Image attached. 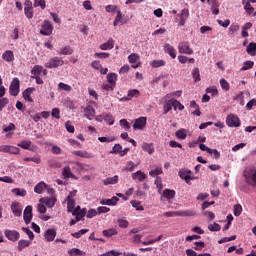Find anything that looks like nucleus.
Returning a JSON list of instances; mask_svg holds the SVG:
<instances>
[{"label":"nucleus","instance_id":"obj_22","mask_svg":"<svg viewBox=\"0 0 256 256\" xmlns=\"http://www.w3.org/2000/svg\"><path fill=\"white\" fill-rule=\"evenodd\" d=\"M2 59L6 61V63H13V61H15V54L11 50H6L2 54Z\"/></svg>","mask_w":256,"mask_h":256},{"label":"nucleus","instance_id":"obj_31","mask_svg":"<svg viewBox=\"0 0 256 256\" xmlns=\"http://www.w3.org/2000/svg\"><path fill=\"white\" fill-rule=\"evenodd\" d=\"M239 29H241V26H239V24L232 23L228 28V31L230 35L235 36L237 35V33H239Z\"/></svg>","mask_w":256,"mask_h":256},{"label":"nucleus","instance_id":"obj_64","mask_svg":"<svg viewBox=\"0 0 256 256\" xmlns=\"http://www.w3.org/2000/svg\"><path fill=\"white\" fill-rule=\"evenodd\" d=\"M121 255V252H118L116 250H110L104 254H101L100 256H119Z\"/></svg>","mask_w":256,"mask_h":256},{"label":"nucleus","instance_id":"obj_9","mask_svg":"<svg viewBox=\"0 0 256 256\" xmlns=\"http://www.w3.org/2000/svg\"><path fill=\"white\" fill-rule=\"evenodd\" d=\"M24 15H26L27 19H33V2L31 0H25L24 2Z\"/></svg>","mask_w":256,"mask_h":256},{"label":"nucleus","instance_id":"obj_12","mask_svg":"<svg viewBox=\"0 0 256 256\" xmlns=\"http://www.w3.org/2000/svg\"><path fill=\"white\" fill-rule=\"evenodd\" d=\"M72 215L76 217V221H81L85 215H87V208L81 209V206H77L73 211Z\"/></svg>","mask_w":256,"mask_h":256},{"label":"nucleus","instance_id":"obj_5","mask_svg":"<svg viewBox=\"0 0 256 256\" xmlns=\"http://www.w3.org/2000/svg\"><path fill=\"white\" fill-rule=\"evenodd\" d=\"M191 170L189 169H181L178 172V175L180 177V179H183V181H185V183L189 184L191 183V181H193L195 179V177H191Z\"/></svg>","mask_w":256,"mask_h":256},{"label":"nucleus","instance_id":"obj_7","mask_svg":"<svg viewBox=\"0 0 256 256\" xmlns=\"http://www.w3.org/2000/svg\"><path fill=\"white\" fill-rule=\"evenodd\" d=\"M41 35L49 36L53 33V24L49 20H45L40 29Z\"/></svg>","mask_w":256,"mask_h":256},{"label":"nucleus","instance_id":"obj_35","mask_svg":"<svg viewBox=\"0 0 256 256\" xmlns=\"http://www.w3.org/2000/svg\"><path fill=\"white\" fill-rule=\"evenodd\" d=\"M151 67H154V69H159V67H165L167 65V62L165 60H153L150 62Z\"/></svg>","mask_w":256,"mask_h":256},{"label":"nucleus","instance_id":"obj_17","mask_svg":"<svg viewBox=\"0 0 256 256\" xmlns=\"http://www.w3.org/2000/svg\"><path fill=\"white\" fill-rule=\"evenodd\" d=\"M11 211L15 217H21L23 215V208L19 202H13L11 204Z\"/></svg>","mask_w":256,"mask_h":256},{"label":"nucleus","instance_id":"obj_54","mask_svg":"<svg viewBox=\"0 0 256 256\" xmlns=\"http://www.w3.org/2000/svg\"><path fill=\"white\" fill-rule=\"evenodd\" d=\"M241 213H243V207L241 206V204L234 205V215H235V217H239V215H241Z\"/></svg>","mask_w":256,"mask_h":256},{"label":"nucleus","instance_id":"obj_59","mask_svg":"<svg viewBox=\"0 0 256 256\" xmlns=\"http://www.w3.org/2000/svg\"><path fill=\"white\" fill-rule=\"evenodd\" d=\"M122 149H123V146H121V144H115L114 147L112 148L111 153H113L115 155H117V154L120 155Z\"/></svg>","mask_w":256,"mask_h":256},{"label":"nucleus","instance_id":"obj_26","mask_svg":"<svg viewBox=\"0 0 256 256\" xmlns=\"http://www.w3.org/2000/svg\"><path fill=\"white\" fill-rule=\"evenodd\" d=\"M132 179L143 182L145 181V179H147V174H145L141 170H138L137 172L132 174Z\"/></svg>","mask_w":256,"mask_h":256},{"label":"nucleus","instance_id":"obj_11","mask_svg":"<svg viewBox=\"0 0 256 256\" xmlns=\"http://www.w3.org/2000/svg\"><path fill=\"white\" fill-rule=\"evenodd\" d=\"M4 235L9 241H12L13 243L19 241V238L21 237V234H19L17 230H5Z\"/></svg>","mask_w":256,"mask_h":256},{"label":"nucleus","instance_id":"obj_45","mask_svg":"<svg viewBox=\"0 0 256 256\" xmlns=\"http://www.w3.org/2000/svg\"><path fill=\"white\" fill-rule=\"evenodd\" d=\"M163 197H165L166 199L175 198V190L165 189L163 192Z\"/></svg>","mask_w":256,"mask_h":256},{"label":"nucleus","instance_id":"obj_24","mask_svg":"<svg viewBox=\"0 0 256 256\" xmlns=\"http://www.w3.org/2000/svg\"><path fill=\"white\" fill-rule=\"evenodd\" d=\"M34 91H35V88L33 87H29L23 91V97L25 101H28V103H33V98L31 97V95H33Z\"/></svg>","mask_w":256,"mask_h":256},{"label":"nucleus","instance_id":"obj_19","mask_svg":"<svg viewBox=\"0 0 256 256\" xmlns=\"http://www.w3.org/2000/svg\"><path fill=\"white\" fill-rule=\"evenodd\" d=\"M164 53L170 55L171 59H175L177 57V50H175V48L169 43L164 44Z\"/></svg>","mask_w":256,"mask_h":256},{"label":"nucleus","instance_id":"obj_39","mask_svg":"<svg viewBox=\"0 0 256 256\" xmlns=\"http://www.w3.org/2000/svg\"><path fill=\"white\" fill-rule=\"evenodd\" d=\"M107 82L110 83L111 85H117V74L115 73H108L107 74Z\"/></svg>","mask_w":256,"mask_h":256},{"label":"nucleus","instance_id":"obj_34","mask_svg":"<svg viewBox=\"0 0 256 256\" xmlns=\"http://www.w3.org/2000/svg\"><path fill=\"white\" fill-rule=\"evenodd\" d=\"M242 5H244V10L248 15L253 14V11H255V8L251 6V2H248V1L246 2L245 0H242Z\"/></svg>","mask_w":256,"mask_h":256},{"label":"nucleus","instance_id":"obj_30","mask_svg":"<svg viewBox=\"0 0 256 256\" xmlns=\"http://www.w3.org/2000/svg\"><path fill=\"white\" fill-rule=\"evenodd\" d=\"M47 189V184L45 182H39L35 187H34V191L38 194L41 195V193H43V191H45Z\"/></svg>","mask_w":256,"mask_h":256},{"label":"nucleus","instance_id":"obj_47","mask_svg":"<svg viewBox=\"0 0 256 256\" xmlns=\"http://www.w3.org/2000/svg\"><path fill=\"white\" fill-rule=\"evenodd\" d=\"M237 239L236 235L230 236V237H224L218 240L219 245H223V243H229V241H235Z\"/></svg>","mask_w":256,"mask_h":256},{"label":"nucleus","instance_id":"obj_23","mask_svg":"<svg viewBox=\"0 0 256 256\" xmlns=\"http://www.w3.org/2000/svg\"><path fill=\"white\" fill-rule=\"evenodd\" d=\"M44 237L48 242L55 241V237H57V231L55 229H48L45 231Z\"/></svg>","mask_w":256,"mask_h":256},{"label":"nucleus","instance_id":"obj_46","mask_svg":"<svg viewBox=\"0 0 256 256\" xmlns=\"http://www.w3.org/2000/svg\"><path fill=\"white\" fill-rule=\"evenodd\" d=\"M58 89H60V91H67L68 93H70V91L73 90V88L70 85L65 84L63 82H60L58 84Z\"/></svg>","mask_w":256,"mask_h":256},{"label":"nucleus","instance_id":"obj_58","mask_svg":"<svg viewBox=\"0 0 256 256\" xmlns=\"http://www.w3.org/2000/svg\"><path fill=\"white\" fill-rule=\"evenodd\" d=\"M220 85H221L223 91H229L230 85H229V82H227V80H225L223 78L220 79Z\"/></svg>","mask_w":256,"mask_h":256},{"label":"nucleus","instance_id":"obj_18","mask_svg":"<svg viewBox=\"0 0 256 256\" xmlns=\"http://www.w3.org/2000/svg\"><path fill=\"white\" fill-rule=\"evenodd\" d=\"M141 92H139L138 89H131L128 90L127 96H124L123 98L120 99V101H131L133 97H140Z\"/></svg>","mask_w":256,"mask_h":256},{"label":"nucleus","instance_id":"obj_60","mask_svg":"<svg viewBox=\"0 0 256 256\" xmlns=\"http://www.w3.org/2000/svg\"><path fill=\"white\" fill-rule=\"evenodd\" d=\"M209 231H221V225L214 222L208 226Z\"/></svg>","mask_w":256,"mask_h":256},{"label":"nucleus","instance_id":"obj_10","mask_svg":"<svg viewBox=\"0 0 256 256\" xmlns=\"http://www.w3.org/2000/svg\"><path fill=\"white\" fill-rule=\"evenodd\" d=\"M19 148L11 145H0V153H9L10 155H19Z\"/></svg>","mask_w":256,"mask_h":256},{"label":"nucleus","instance_id":"obj_13","mask_svg":"<svg viewBox=\"0 0 256 256\" xmlns=\"http://www.w3.org/2000/svg\"><path fill=\"white\" fill-rule=\"evenodd\" d=\"M139 59H141V56H139L137 53H132L128 56V61L131 63L133 69H137L139 68V65H141Z\"/></svg>","mask_w":256,"mask_h":256},{"label":"nucleus","instance_id":"obj_14","mask_svg":"<svg viewBox=\"0 0 256 256\" xmlns=\"http://www.w3.org/2000/svg\"><path fill=\"white\" fill-rule=\"evenodd\" d=\"M24 223H26V225H29V223H31V219H33V206L28 205L25 210H24Z\"/></svg>","mask_w":256,"mask_h":256},{"label":"nucleus","instance_id":"obj_21","mask_svg":"<svg viewBox=\"0 0 256 256\" xmlns=\"http://www.w3.org/2000/svg\"><path fill=\"white\" fill-rule=\"evenodd\" d=\"M208 5L211 7L213 15H219V1L218 0H207Z\"/></svg>","mask_w":256,"mask_h":256},{"label":"nucleus","instance_id":"obj_32","mask_svg":"<svg viewBox=\"0 0 256 256\" xmlns=\"http://www.w3.org/2000/svg\"><path fill=\"white\" fill-rule=\"evenodd\" d=\"M43 73V66L35 65L31 70L32 77H40Z\"/></svg>","mask_w":256,"mask_h":256},{"label":"nucleus","instance_id":"obj_25","mask_svg":"<svg viewBox=\"0 0 256 256\" xmlns=\"http://www.w3.org/2000/svg\"><path fill=\"white\" fill-rule=\"evenodd\" d=\"M113 47H115V41L113 40V38H109L107 42L99 46V49H101L102 51H108L109 49H113Z\"/></svg>","mask_w":256,"mask_h":256},{"label":"nucleus","instance_id":"obj_62","mask_svg":"<svg viewBox=\"0 0 256 256\" xmlns=\"http://www.w3.org/2000/svg\"><path fill=\"white\" fill-rule=\"evenodd\" d=\"M52 117H54L55 119H61V110H59V108H53Z\"/></svg>","mask_w":256,"mask_h":256},{"label":"nucleus","instance_id":"obj_48","mask_svg":"<svg viewBox=\"0 0 256 256\" xmlns=\"http://www.w3.org/2000/svg\"><path fill=\"white\" fill-rule=\"evenodd\" d=\"M246 51L249 55H255V51H256V43L254 42H251L247 48H246Z\"/></svg>","mask_w":256,"mask_h":256},{"label":"nucleus","instance_id":"obj_43","mask_svg":"<svg viewBox=\"0 0 256 256\" xmlns=\"http://www.w3.org/2000/svg\"><path fill=\"white\" fill-rule=\"evenodd\" d=\"M59 55H73V48L71 46H65L60 49Z\"/></svg>","mask_w":256,"mask_h":256},{"label":"nucleus","instance_id":"obj_44","mask_svg":"<svg viewBox=\"0 0 256 256\" xmlns=\"http://www.w3.org/2000/svg\"><path fill=\"white\" fill-rule=\"evenodd\" d=\"M104 121L108 125H113L115 123V117L111 113L104 114Z\"/></svg>","mask_w":256,"mask_h":256},{"label":"nucleus","instance_id":"obj_50","mask_svg":"<svg viewBox=\"0 0 256 256\" xmlns=\"http://www.w3.org/2000/svg\"><path fill=\"white\" fill-rule=\"evenodd\" d=\"M12 193H14V195H17L18 197H25V195H27V191L19 188H14L12 190Z\"/></svg>","mask_w":256,"mask_h":256},{"label":"nucleus","instance_id":"obj_53","mask_svg":"<svg viewBox=\"0 0 256 256\" xmlns=\"http://www.w3.org/2000/svg\"><path fill=\"white\" fill-rule=\"evenodd\" d=\"M253 65H255L253 61H246L244 62L243 67L241 68V71H248V69H253Z\"/></svg>","mask_w":256,"mask_h":256},{"label":"nucleus","instance_id":"obj_40","mask_svg":"<svg viewBox=\"0 0 256 256\" xmlns=\"http://www.w3.org/2000/svg\"><path fill=\"white\" fill-rule=\"evenodd\" d=\"M68 255H71V256H83V255H85V252H83L79 248H72V249L68 250Z\"/></svg>","mask_w":256,"mask_h":256},{"label":"nucleus","instance_id":"obj_37","mask_svg":"<svg viewBox=\"0 0 256 256\" xmlns=\"http://www.w3.org/2000/svg\"><path fill=\"white\" fill-rule=\"evenodd\" d=\"M142 149L143 151H146V153H149V155H153V153H155V147H153V144L143 143Z\"/></svg>","mask_w":256,"mask_h":256},{"label":"nucleus","instance_id":"obj_8","mask_svg":"<svg viewBox=\"0 0 256 256\" xmlns=\"http://www.w3.org/2000/svg\"><path fill=\"white\" fill-rule=\"evenodd\" d=\"M178 51L184 55H193V49L189 46V42H180L178 44Z\"/></svg>","mask_w":256,"mask_h":256},{"label":"nucleus","instance_id":"obj_1","mask_svg":"<svg viewBox=\"0 0 256 256\" xmlns=\"http://www.w3.org/2000/svg\"><path fill=\"white\" fill-rule=\"evenodd\" d=\"M196 215L195 210H178L164 213V217H195Z\"/></svg>","mask_w":256,"mask_h":256},{"label":"nucleus","instance_id":"obj_55","mask_svg":"<svg viewBox=\"0 0 256 256\" xmlns=\"http://www.w3.org/2000/svg\"><path fill=\"white\" fill-rule=\"evenodd\" d=\"M119 123L120 126H122L123 129H125V131H129V129H131V124L128 123L127 119H121Z\"/></svg>","mask_w":256,"mask_h":256},{"label":"nucleus","instance_id":"obj_56","mask_svg":"<svg viewBox=\"0 0 256 256\" xmlns=\"http://www.w3.org/2000/svg\"><path fill=\"white\" fill-rule=\"evenodd\" d=\"M118 227H120V229H127V227H129V221L118 219Z\"/></svg>","mask_w":256,"mask_h":256},{"label":"nucleus","instance_id":"obj_51","mask_svg":"<svg viewBox=\"0 0 256 256\" xmlns=\"http://www.w3.org/2000/svg\"><path fill=\"white\" fill-rule=\"evenodd\" d=\"M163 173V168L162 167H158L154 170H151L149 172V176L150 177H156V175H161Z\"/></svg>","mask_w":256,"mask_h":256},{"label":"nucleus","instance_id":"obj_63","mask_svg":"<svg viewBox=\"0 0 256 256\" xmlns=\"http://www.w3.org/2000/svg\"><path fill=\"white\" fill-rule=\"evenodd\" d=\"M177 108L179 111H183V109H185V106H183V104H181V102H179L178 100L174 99V111H177Z\"/></svg>","mask_w":256,"mask_h":256},{"label":"nucleus","instance_id":"obj_16","mask_svg":"<svg viewBox=\"0 0 256 256\" xmlns=\"http://www.w3.org/2000/svg\"><path fill=\"white\" fill-rule=\"evenodd\" d=\"M96 113L97 112L95 111V108H93V106H91V105L86 106L84 109V116L89 121H93V119H95Z\"/></svg>","mask_w":256,"mask_h":256},{"label":"nucleus","instance_id":"obj_41","mask_svg":"<svg viewBox=\"0 0 256 256\" xmlns=\"http://www.w3.org/2000/svg\"><path fill=\"white\" fill-rule=\"evenodd\" d=\"M31 245V240H20L18 242V251H23V249L29 247Z\"/></svg>","mask_w":256,"mask_h":256},{"label":"nucleus","instance_id":"obj_38","mask_svg":"<svg viewBox=\"0 0 256 256\" xmlns=\"http://www.w3.org/2000/svg\"><path fill=\"white\" fill-rule=\"evenodd\" d=\"M62 175L64 179H71V177H74L73 172H71V168L69 166H65L63 168Z\"/></svg>","mask_w":256,"mask_h":256},{"label":"nucleus","instance_id":"obj_4","mask_svg":"<svg viewBox=\"0 0 256 256\" xmlns=\"http://www.w3.org/2000/svg\"><path fill=\"white\" fill-rule=\"evenodd\" d=\"M226 125L228 127H241V119H239L235 114H229L226 117Z\"/></svg>","mask_w":256,"mask_h":256},{"label":"nucleus","instance_id":"obj_36","mask_svg":"<svg viewBox=\"0 0 256 256\" xmlns=\"http://www.w3.org/2000/svg\"><path fill=\"white\" fill-rule=\"evenodd\" d=\"M74 155H76L77 157H83L84 159H92L93 154L87 152V151H75Z\"/></svg>","mask_w":256,"mask_h":256},{"label":"nucleus","instance_id":"obj_33","mask_svg":"<svg viewBox=\"0 0 256 256\" xmlns=\"http://www.w3.org/2000/svg\"><path fill=\"white\" fill-rule=\"evenodd\" d=\"M119 232L117 231V229L115 228H109L107 230H103L102 231V235L104 237H113L115 235H117Z\"/></svg>","mask_w":256,"mask_h":256},{"label":"nucleus","instance_id":"obj_52","mask_svg":"<svg viewBox=\"0 0 256 256\" xmlns=\"http://www.w3.org/2000/svg\"><path fill=\"white\" fill-rule=\"evenodd\" d=\"M34 7H40L41 9H45L47 7V4L45 0H34Z\"/></svg>","mask_w":256,"mask_h":256},{"label":"nucleus","instance_id":"obj_15","mask_svg":"<svg viewBox=\"0 0 256 256\" xmlns=\"http://www.w3.org/2000/svg\"><path fill=\"white\" fill-rule=\"evenodd\" d=\"M147 125V117H139L138 119L134 120L133 129L135 131L141 130Z\"/></svg>","mask_w":256,"mask_h":256},{"label":"nucleus","instance_id":"obj_2","mask_svg":"<svg viewBox=\"0 0 256 256\" xmlns=\"http://www.w3.org/2000/svg\"><path fill=\"white\" fill-rule=\"evenodd\" d=\"M65 61L61 57H52L45 64L46 69H57V67H63Z\"/></svg>","mask_w":256,"mask_h":256},{"label":"nucleus","instance_id":"obj_29","mask_svg":"<svg viewBox=\"0 0 256 256\" xmlns=\"http://www.w3.org/2000/svg\"><path fill=\"white\" fill-rule=\"evenodd\" d=\"M118 201H119V198L114 196L111 199H103L102 201H100V203L101 205L113 206V205H117Z\"/></svg>","mask_w":256,"mask_h":256},{"label":"nucleus","instance_id":"obj_28","mask_svg":"<svg viewBox=\"0 0 256 256\" xmlns=\"http://www.w3.org/2000/svg\"><path fill=\"white\" fill-rule=\"evenodd\" d=\"M104 185H117L119 183V176L115 175L113 177H108L103 180Z\"/></svg>","mask_w":256,"mask_h":256},{"label":"nucleus","instance_id":"obj_57","mask_svg":"<svg viewBox=\"0 0 256 256\" xmlns=\"http://www.w3.org/2000/svg\"><path fill=\"white\" fill-rule=\"evenodd\" d=\"M131 205H132V207H134L136 209V211H144L145 210L143 205H141V202L132 201Z\"/></svg>","mask_w":256,"mask_h":256},{"label":"nucleus","instance_id":"obj_61","mask_svg":"<svg viewBox=\"0 0 256 256\" xmlns=\"http://www.w3.org/2000/svg\"><path fill=\"white\" fill-rule=\"evenodd\" d=\"M65 127L68 133H75V126L71 124V121H67Z\"/></svg>","mask_w":256,"mask_h":256},{"label":"nucleus","instance_id":"obj_27","mask_svg":"<svg viewBox=\"0 0 256 256\" xmlns=\"http://www.w3.org/2000/svg\"><path fill=\"white\" fill-rule=\"evenodd\" d=\"M163 109H164V112H163L164 115H167V113H169V111H171L172 109H175L174 99L168 100L164 104Z\"/></svg>","mask_w":256,"mask_h":256},{"label":"nucleus","instance_id":"obj_49","mask_svg":"<svg viewBox=\"0 0 256 256\" xmlns=\"http://www.w3.org/2000/svg\"><path fill=\"white\" fill-rule=\"evenodd\" d=\"M192 77L194 81L199 82L201 81V74L199 73V68H194L192 71Z\"/></svg>","mask_w":256,"mask_h":256},{"label":"nucleus","instance_id":"obj_3","mask_svg":"<svg viewBox=\"0 0 256 256\" xmlns=\"http://www.w3.org/2000/svg\"><path fill=\"white\" fill-rule=\"evenodd\" d=\"M20 87L21 82L19 81V78H13L9 87L10 95H12V97H17V95H19Z\"/></svg>","mask_w":256,"mask_h":256},{"label":"nucleus","instance_id":"obj_6","mask_svg":"<svg viewBox=\"0 0 256 256\" xmlns=\"http://www.w3.org/2000/svg\"><path fill=\"white\" fill-rule=\"evenodd\" d=\"M244 177L246 178L247 183L249 185H256V170L250 169L244 171Z\"/></svg>","mask_w":256,"mask_h":256},{"label":"nucleus","instance_id":"obj_20","mask_svg":"<svg viewBox=\"0 0 256 256\" xmlns=\"http://www.w3.org/2000/svg\"><path fill=\"white\" fill-rule=\"evenodd\" d=\"M40 203H44L46 207H49V209H51L55 207V203H57V198H54V197L41 198Z\"/></svg>","mask_w":256,"mask_h":256},{"label":"nucleus","instance_id":"obj_42","mask_svg":"<svg viewBox=\"0 0 256 256\" xmlns=\"http://www.w3.org/2000/svg\"><path fill=\"white\" fill-rule=\"evenodd\" d=\"M67 211L68 213H73V211H75V199H67Z\"/></svg>","mask_w":256,"mask_h":256}]
</instances>
